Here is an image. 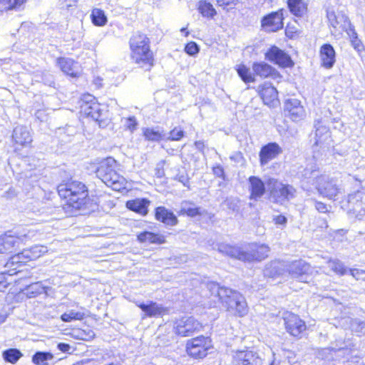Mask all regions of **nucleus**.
Instances as JSON below:
<instances>
[{"label":"nucleus","mask_w":365,"mask_h":365,"mask_svg":"<svg viewBox=\"0 0 365 365\" xmlns=\"http://www.w3.org/2000/svg\"><path fill=\"white\" fill-rule=\"evenodd\" d=\"M185 135V132L180 127H175L169 133L165 132V140L178 141Z\"/></svg>","instance_id":"obj_46"},{"label":"nucleus","mask_w":365,"mask_h":365,"mask_svg":"<svg viewBox=\"0 0 365 365\" xmlns=\"http://www.w3.org/2000/svg\"><path fill=\"white\" fill-rule=\"evenodd\" d=\"M232 212L237 213L240 210V200L235 197H227L222 204Z\"/></svg>","instance_id":"obj_44"},{"label":"nucleus","mask_w":365,"mask_h":365,"mask_svg":"<svg viewBox=\"0 0 365 365\" xmlns=\"http://www.w3.org/2000/svg\"><path fill=\"white\" fill-rule=\"evenodd\" d=\"M125 127L131 133H133L138 128V122L135 116H129L125 119Z\"/></svg>","instance_id":"obj_51"},{"label":"nucleus","mask_w":365,"mask_h":365,"mask_svg":"<svg viewBox=\"0 0 365 365\" xmlns=\"http://www.w3.org/2000/svg\"><path fill=\"white\" fill-rule=\"evenodd\" d=\"M252 70L255 75L263 78L272 77L276 79L280 77L279 73L274 68L264 61L254 62Z\"/></svg>","instance_id":"obj_23"},{"label":"nucleus","mask_w":365,"mask_h":365,"mask_svg":"<svg viewBox=\"0 0 365 365\" xmlns=\"http://www.w3.org/2000/svg\"><path fill=\"white\" fill-rule=\"evenodd\" d=\"M247 180L250 199L257 201L266 192L265 183L259 177L255 175L250 176Z\"/></svg>","instance_id":"obj_21"},{"label":"nucleus","mask_w":365,"mask_h":365,"mask_svg":"<svg viewBox=\"0 0 365 365\" xmlns=\"http://www.w3.org/2000/svg\"><path fill=\"white\" fill-rule=\"evenodd\" d=\"M92 23L97 26H103L107 24V16L102 9H93L91 14Z\"/></svg>","instance_id":"obj_40"},{"label":"nucleus","mask_w":365,"mask_h":365,"mask_svg":"<svg viewBox=\"0 0 365 365\" xmlns=\"http://www.w3.org/2000/svg\"><path fill=\"white\" fill-rule=\"evenodd\" d=\"M235 70L244 83H249L255 81V75L252 73L250 68H248L245 64L241 63L237 65L235 68Z\"/></svg>","instance_id":"obj_38"},{"label":"nucleus","mask_w":365,"mask_h":365,"mask_svg":"<svg viewBox=\"0 0 365 365\" xmlns=\"http://www.w3.org/2000/svg\"><path fill=\"white\" fill-rule=\"evenodd\" d=\"M47 252L46 247L36 245L30 248L24 249L20 253L11 258V263H25L26 261L35 260Z\"/></svg>","instance_id":"obj_16"},{"label":"nucleus","mask_w":365,"mask_h":365,"mask_svg":"<svg viewBox=\"0 0 365 365\" xmlns=\"http://www.w3.org/2000/svg\"><path fill=\"white\" fill-rule=\"evenodd\" d=\"M348 272L356 280L365 279V270L360 269H349Z\"/></svg>","instance_id":"obj_54"},{"label":"nucleus","mask_w":365,"mask_h":365,"mask_svg":"<svg viewBox=\"0 0 365 365\" xmlns=\"http://www.w3.org/2000/svg\"><path fill=\"white\" fill-rule=\"evenodd\" d=\"M185 51L190 56H195L200 51V47L197 43L190 41L187 43L185 46Z\"/></svg>","instance_id":"obj_50"},{"label":"nucleus","mask_w":365,"mask_h":365,"mask_svg":"<svg viewBox=\"0 0 365 365\" xmlns=\"http://www.w3.org/2000/svg\"><path fill=\"white\" fill-rule=\"evenodd\" d=\"M212 172L215 176L220 178L223 180L225 179L224 168H222V165H217L214 166L212 168Z\"/></svg>","instance_id":"obj_59"},{"label":"nucleus","mask_w":365,"mask_h":365,"mask_svg":"<svg viewBox=\"0 0 365 365\" xmlns=\"http://www.w3.org/2000/svg\"><path fill=\"white\" fill-rule=\"evenodd\" d=\"M219 252L230 257L247 262L255 261L260 262L266 259L270 251L268 245L265 244H250L245 250L240 247L220 243L217 245Z\"/></svg>","instance_id":"obj_3"},{"label":"nucleus","mask_w":365,"mask_h":365,"mask_svg":"<svg viewBox=\"0 0 365 365\" xmlns=\"http://www.w3.org/2000/svg\"><path fill=\"white\" fill-rule=\"evenodd\" d=\"M137 240L140 243L162 245L165 242V237L163 235L150 231L140 232L137 235Z\"/></svg>","instance_id":"obj_34"},{"label":"nucleus","mask_w":365,"mask_h":365,"mask_svg":"<svg viewBox=\"0 0 365 365\" xmlns=\"http://www.w3.org/2000/svg\"><path fill=\"white\" fill-rule=\"evenodd\" d=\"M81 113L98 122L100 127H105L108 123V110L98 103L95 96L86 93L82 96L80 102Z\"/></svg>","instance_id":"obj_5"},{"label":"nucleus","mask_w":365,"mask_h":365,"mask_svg":"<svg viewBox=\"0 0 365 365\" xmlns=\"http://www.w3.org/2000/svg\"><path fill=\"white\" fill-rule=\"evenodd\" d=\"M314 207L319 212L326 213L328 212L327 205L324 202L315 200Z\"/></svg>","instance_id":"obj_61"},{"label":"nucleus","mask_w":365,"mask_h":365,"mask_svg":"<svg viewBox=\"0 0 365 365\" xmlns=\"http://www.w3.org/2000/svg\"><path fill=\"white\" fill-rule=\"evenodd\" d=\"M197 10L205 18L213 19L217 15V11L212 4L206 0H200L198 2Z\"/></svg>","instance_id":"obj_36"},{"label":"nucleus","mask_w":365,"mask_h":365,"mask_svg":"<svg viewBox=\"0 0 365 365\" xmlns=\"http://www.w3.org/2000/svg\"><path fill=\"white\" fill-rule=\"evenodd\" d=\"M234 365H262V359L253 350H237L232 355Z\"/></svg>","instance_id":"obj_14"},{"label":"nucleus","mask_w":365,"mask_h":365,"mask_svg":"<svg viewBox=\"0 0 365 365\" xmlns=\"http://www.w3.org/2000/svg\"><path fill=\"white\" fill-rule=\"evenodd\" d=\"M12 140L16 144L27 146L32 142V138L26 126L18 125L14 128Z\"/></svg>","instance_id":"obj_27"},{"label":"nucleus","mask_w":365,"mask_h":365,"mask_svg":"<svg viewBox=\"0 0 365 365\" xmlns=\"http://www.w3.org/2000/svg\"><path fill=\"white\" fill-rule=\"evenodd\" d=\"M341 18L343 19L344 21V23L347 24V25H348V27L345 29V31L349 36L350 41L359 38L358 34L354 29V26L351 24L349 18L345 16H341Z\"/></svg>","instance_id":"obj_48"},{"label":"nucleus","mask_w":365,"mask_h":365,"mask_svg":"<svg viewBox=\"0 0 365 365\" xmlns=\"http://www.w3.org/2000/svg\"><path fill=\"white\" fill-rule=\"evenodd\" d=\"M346 203L348 207H345L344 201H341V208L351 211L354 209V205L359 203L365 205V187L361 186L359 189L349 193L346 197Z\"/></svg>","instance_id":"obj_24"},{"label":"nucleus","mask_w":365,"mask_h":365,"mask_svg":"<svg viewBox=\"0 0 365 365\" xmlns=\"http://www.w3.org/2000/svg\"><path fill=\"white\" fill-rule=\"evenodd\" d=\"M48 289V287L43 286L41 282H36L26 287V295L29 298H34L39 294H46Z\"/></svg>","instance_id":"obj_37"},{"label":"nucleus","mask_w":365,"mask_h":365,"mask_svg":"<svg viewBox=\"0 0 365 365\" xmlns=\"http://www.w3.org/2000/svg\"><path fill=\"white\" fill-rule=\"evenodd\" d=\"M207 287L212 300L220 304L226 311L238 317L247 314L248 307L246 299L238 291L222 286L215 282L207 283Z\"/></svg>","instance_id":"obj_1"},{"label":"nucleus","mask_w":365,"mask_h":365,"mask_svg":"<svg viewBox=\"0 0 365 365\" xmlns=\"http://www.w3.org/2000/svg\"><path fill=\"white\" fill-rule=\"evenodd\" d=\"M319 177V176L318 175V172L317 170L306 168L304 170L302 175V182L316 185L317 178Z\"/></svg>","instance_id":"obj_45"},{"label":"nucleus","mask_w":365,"mask_h":365,"mask_svg":"<svg viewBox=\"0 0 365 365\" xmlns=\"http://www.w3.org/2000/svg\"><path fill=\"white\" fill-rule=\"evenodd\" d=\"M351 46L353 48L360 54L364 51V46L359 38H356L351 41Z\"/></svg>","instance_id":"obj_58"},{"label":"nucleus","mask_w":365,"mask_h":365,"mask_svg":"<svg viewBox=\"0 0 365 365\" xmlns=\"http://www.w3.org/2000/svg\"><path fill=\"white\" fill-rule=\"evenodd\" d=\"M315 128V141L314 145L322 146L330 138L329 129L327 126L322 124L321 119L314 120Z\"/></svg>","instance_id":"obj_29"},{"label":"nucleus","mask_w":365,"mask_h":365,"mask_svg":"<svg viewBox=\"0 0 365 365\" xmlns=\"http://www.w3.org/2000/svg\"><path fill=\"white\" fill-rule=\"evenodd\" d=\"M282 153V148L275 142L268 143L263 145L259 151V157L261 165H267Z\"/></svg>","instance_id":"obj_20"},{"label":"nucleus","mask_w":365,"mask_h":365,"mask_svg":"<svg viewBox=\"0 0 365 365\" xmlns=\"http://www.w3.org/2000/svg\"><path fill=\"white\" fill-rule=\"evenodd\" d=\"M57 348L59 351L66 353L71 349V346L67 343L60 342L57 344Z\"/></svg>","instance_id":"obj_64"},{"label":"nucleus","mask_w":365,"mask_h":365,"mask_svg":"<svg viewBox=\"0 0 365 365\" xmlns=\"http://www.w3.org/2000/svg\"><path fill=\"white\" fill-rule=\"evenodd\" d=\"M336 56L335 49L331 43L322 44L319 48L321 66L326 69L332 68L336 63Z\"/></svg>","instance_id":"obj_19"},{"label":"nucleus","mask_w":365,"mask_h":365,"mask_svg":"<svg viewBox=\"0 0 365 365\" xmlns=\"http://www.w3.org/2000/svg\"><path fill=\"white\" fill-rule=\"evenodd\" d=\"M284 112L286 116H288L294 122L302 120L306 115L305 110L301 101L296 98H289L285 101Z\"/></svg>","instance_id":"obj_17"},{"label":"nucleus","mask_w":365,"mask_h":365,"mask_svg":"<svg viewBox=\"0 0 365 365\" xmlns=\"http://www.w3.org/2000/svg\"><path fill=\"white\" fill-rule=\"evenodd\" d=\"M239 3V0H217L219 6L225 8L230 6H236Z\"/></svg>","instance_id":"obj_60"},{"label":"nucleus","mask_w":365,"mask_h":365,"mask_svg":"<svg viewBox=\"0 0 365 365\" xmlns=\"http://www.w3.org/2000/svg\"><path fill=\"white\" fill-rule=\"evenodd\" d=\"M287 11L280 9L264 15L261 19V26L267 32H277L284 27V14Z\"/></svg>","instance_id":"obj_11"},{"label":"nucleus","mask_w":365,"mask_h":365,"mask_svg":"<svg viewBox=\"0 0 365 365\" xmlns=\"http://www.w3.org/2000/svg\"><path fill=\"white\" fill-rule=\"evenodd\" d=\"M57 190L69 207L76 210L87 208L90 201L88 187L83 182L71 178L61 183Z\"/></svg>","instance_id":"obj_2"},{"label":"nucleus","mask_w":365,"mask_h":365,"mask_svg":"<svg viewBox=\"0 0 365 365\" xmlns=\"http://www.w3.org/2000/svg\"><path fill=\"white\" fill-rule=\"evenodd\" d=\"M285 329L290 335L299 336L306 329V324L298 315L287 313L283 317Z\"/></svg>","instance_id":"obj_18"},{"label":"nucleus","mask_w":365,"mask_h":365,"mask_svg":"<svg viewBox=\"0 0 365 365\" xmlns=\"http://www.w3.org/2000/svg\"><path fill=\"white\" fill-rule=\"evenodd\" d=\"M21 240L18 237L4 235L0 237V253H11L19 247Z\"/></svg>","instance_id":"obj_31"},{"label":"nucleus","mask_w":365,"mask_h":365,"mask_svg":"<svg viewBox=\"0 0 365 365\" xmlns=\"http://www.w3.org/2000/svg\"><path fill=\"white\" fill-rule=\"evenodd\" d=\"M7 271L0 272V292H4L10 282H8L7 277L11 276L13 274H8Z\"/></svg>","instance_id":"obj_52"},{"label":"nucleus","mask_w":365,"mask_h":365,"mask_svg":"<svg viewBox=\"0 0 365 365\" xmlns=\"http://www.w3.org/2000/svg\"><path fill=\"white\" fill-rule=\"evenodd\" d=\"M265 59L282 68L292 67L294 64L291 57L277 46H272L264 53Z\"/></svg>","instance_id":"obj_13"},{"label":"nucleus","mask_w":365,"mask_h":365,"mask_svg":"<svg viewBox=\"0 0 365 365\" xmlns=\"http://www.w3.org/2000/svg\"><path fill=\"white\" fill-rule=\"evenodd\" d=\"M211 347L210 339L200 336L187 341L186 351L188 355L193 358L202 359L207 355V351Z\"/></svg>","instance_id":"obj_9"},{"label":"nucleus","mask_w":365,"mask_h":365,"mask_svg":"<svg viewBox=\"0 0 365 365\" xmlns=\"http://www.w3.org/2000/svg\"><path fill=\"white\" fill-rule=\"evenodd\" d=\"M155 176L158 178H161L165 175V171L163 165L158 164L156 168H155Z\"/></svg>","instance_id":"obj_63"},{"label":"nucleus","mask_w":365,"mask_h":365,"mask_svg":"<svg viewBox=\"0 0 365 365\" xmlns=\"http://www.w3.org/2000/svg\"><path fill=\"white\" fill-rule=\"evenodd\" d=\"M57 64L60 69L66 75L73 78L78 76V73L76 70L77 63L73 59L65 57H59L56 59Z\"/></svg>","instance_id":"obj_33"},{"label":"nucleus","mask_w":365,"mask_h":365,"mask_svg":"<svg viewBox=\"0 0 365 365\" xmlns=\"http://www.w3.org/2000/svg\"><path fill=\"white\" fill-rule=\"evenodd\" d=\"M311 266L302 259L296 260L287 264V273L293 279L305 282L309 277Z\"/></svg>","instance_id":"obj_15"},{"label":"nucleus","mask_w":365,"mask_h":365,"mask_svg":"<svg viewBox=\"0 0 365 365\" xmlns=\"http://www.w3.org/2000/svg\"><path fill=\"white\" fill-rule=\"evenodd\" d=\"M129 43L135 63L145 71H150L154 65V57L149 38L143 34L136 33L130 38Z\"/></svg>","instance_id":"obj_4"},{"label":"nucleus","mask_w":365,"mask_h":365,"mask_svg":"<svg viewBox=\"0 0 365 365\" xmlns=\"http://www.w3.org/2000/svg\"><path fill=\"white\" fill-rule=\"evenodd\" d=\"M135 305L144 313L143 319L145 317H162L169 314V308L158 304L153 300H148L145 302L137 301Z\"/></svg>","instance_id":"obj_12"},{"label":"nucleus","mask_w":365,"mask_h":365,"mask_svg":"<svg viewBox=\"0 0 365 365\" xmlns=\"http://www.w3.org/2000/svg\"><path fill=\"white\" fill-rule=\"evenodd\" d=\"M315 187L319 195L329 200H336V196L341 192L336 180L326 175H320L317 178Z\"/></svg>","instance_id":"obj_10"},{"label":"nucleus","mask_w":365,"mask_h":365,"mask_svg":"<svg viewBox=\"0 0 365 365\" xmlns=\"http://www.w3.org/2000/svg\"><path fill=\"white\" fill-rule=\"evenodd\" d=\"M287 7L292 14L302 17L307 12V4L304 0H287Z\"/></svg>","instance_id":"obj_35"},{"label":"nucleus","mask_w":365,"mask_h":365,"mask_svg":"<svg viewBox=\"0 0 365 365\" xmlns=\"http://www.w3.org/2000/svg\"><path fill=\"white\" fill-rule=\"evenodd\" d=\"M143 135L148 141L158 143L165 140V131L163 128L160 126L143 128Z\"/></svg>","instance_id":"obj_32"},{"label":"nucleus","mask_w":365,"mask_h":365,"mask_svg":"<svg viewBox=\"0 0 365 365\" xmlns=\"http://www.w3.org/2000/svg\"><path fill=\"white\" fill-rule=\"evenodd\" d=\"M351 331L356 336L365 335V322L359 319H352L350 322Z\"/></svg>","instance_id":"obj_43"},{"label":"nucleus","mask_w":365,"mask_h":365,"mask_svg":"<svg viewBox=\"0 0 365 365\" xmlns=\"http://www.w3.org/2000/svg\"><path fill=\"white\" fill-rule=\"evenodd\" d=\"M96 175L107 186L115 190H120L124 187L125 178L107 163H102L97 168Z\"/></svg>","instance_id":"obj_7"},{"label":"nucleus","mask_w":365,"mask_h":365,"mask_svg":"<svg viewBox=\"0 0 365 365\" xmlns=\"http://www.w3.org/2000/svg\"><path fill=\"white\" fill-rule=\"evenodd\" d=\"M273 222L276 225L284 227L287 223V218L283 215H278L273 217Z\"/></svg>","instance_id":"obj_56"},{"label":"nucleus","mask_w":365,"mask_h":365,"mask_svg":"<svg viewBox=\"0 0 365 365\" xmlns=\"http://www.w3.org/2000/svg\"><path fill=\"white\" fill-rule=\"evenodd\" d=\"M267 185L270 197L276 203L281 205L293 199L295 196V188L289 184H284L274 178H269Z\"/></svg>","instance_id":"obj_6"},{"label":"nucleus","mask_w":365,"mask_h":365,"mask_svg":"<svg viewBox=\"0 0 365 365\" xmlns=\"http://www.w3.org/2000/svg\"><path fill=\"white\" fill-rule=\"evenodd\" d=\"M327 16L330 26H332L333 28H336V26L339 24V17L336 15L335 12L333 11H327Z\"/></svg>","instance_id":"obj_55"},{"label":"nucleus","mask_w":365,"mask_h":365,"mask_svg":"<svg viewBox=\"0 0 365 365\" xmlns=\"http://www.w3.org/2000/svg\"><path fill=\"white\" fill-rule=\"evenodd\" d=\"M259 95L264 103L269 107H275L279 103L278 92L271 85L264 84L259 91Z\"/></svg>","instance_id":"obj_26"},{"label":"nucleus","mask_w":365,"mask_h":365,"mask_svg":"<svg viewBox=\"0 0 365 365\" xmlns=\"http://www.w3.org/2000/svg\"><path fill=\"white\" fill-rule=\"evenodd\" d=\"M174 331L181 337L190 336L202 329V324L193 317L183 316L174 322Z\"/></svg>","instance_id":"obj_8"},{"label":"nucleus","mask_w":365,"mask_h":365,"mask_svg":"<svg viewBox=\"0 0 365 365\" xmlns=\"http://www.w3.org/2000/svg\"><path fill=\"white\" fill-rule=\"evenodd\" d=\"M23 356L21 351L16 348H9L2 352L4 360L12 364H16Z\"/></svg>","instance_id":"obj_39"},{"label":"nucleus","mask_w":365,"mask_h":365,"mask_svg":"<svg viewBox=\"0 0 365 365\" xmlns=\"http://www.w3.org/2000/svg\"><path fill=\"white\" fill-rule=\"evenodd\" d=\"M85 317L84 313L71 310L68 313L61 314V319L64 322H70L73 320H82Z\"/></svg>","instance_id":"obj_47"},{"label":"nucleus","mask_w":365,"mask_h":365,"mask_svg":"<svg viewBox=\"0 0 365 365\" xmlns=\"http://www.w3.org/2000/svg\"><path fill=\"white\" fill-rule=\"evenodd\" d=\"M328 264L332 271L340 276H344L348 273L349 269L338 259H329Z\"/></svg>","instance_id":"obj_42"},{"label":"nucleus","mask_w":365,"mask_h":365,"mask_svg":"<svg viewBox=\"0 0 365 365\" xmlns=\"http://www.w3.org/2000/svg\"><path fill=\"white\" fill-rule=\"evenodd\" d=\"M206 213V210L195 205L193 202L190 200H183L178 211L179 215H186L192 218L205 215Z\"/></svg>","instance_id":"obj_25"},{"label":"nucleus","mask_w":365,"mask_h":365,"mask_svg":"<svg viewBox=\"0 0 365 365\" xmlns=\"http://www.w3.org/2000/svg\"><path fill=\"white\" fill-rule=\"evenodd\" d=\"M42 81L45 85L50 87H55V81L53 75L50 73H44L42 77Z\"/></svg>","instance_id":"obj_57"},{"label":"nucleus","mask_w":365,"mask_h":365,"mask_svg":"<svg viewBox=\"0 0 365 365\" xmlns=\"http://www.w3.org/2000/svg\"><path fill=\"white\" fill-rule=\"evenodd\" d=\"M150 201L147 198H135L126 202V207L133 212L145 216L148 212Z\"/></svg>","instance_id":"obj_30"},{"label":"nucleus","mask_w":365,"mask_h":365,"mask_svg":"<svg viewBox=\"0 0 365 365\" xmlns=\"http://www.w3.org/2000/svg\"><path fill=\"white\" fill-rule=\"evenodd\" d=\"M287 264L284 262L274 260L267 264L264 269V275L269 277L275 278L285 275L287 273Z\"/></svg>","instance_id":"obj_28"},{"label":"nucleus","mask_w":365,"mask_h":365,"mask_svg":"<svg viewBox=\"0 0 365 365\" xmlns=\"http://www.w3.org/2000/svg\"><path fill=\"white\" fill-rule=\"evenodd\" d=\"M325 350L334 351V352H339V353H341L342 354H349L351 353V351H352V349L351 348L348 349L347 347L339 348L338 349H336L334 348H328V349H326Z\"/></svg>","instance_id":"obj_62"},{"label":"nucleus","mask_w":365,"mask_h":365,"mask_svg":"<svg viewBox=\"0 0 365 365\" xmlns=\"http://www.w3.org/2000/svg\"><path fill=\"white\" fill-rule=\"evenodd\" d=\"M174 180L181 182L188 190H190V178L186 171L179 170L178 174L175 176Z\"/></svg>","instance_id":"obj_49"},{"label":"nucleus","mask_w":365,"mask_h":365,"mask_svg":"<svg viewBox=\"0 0 365 365\" xmlns=\"http://www.w3.org/2000/svg\"><path fill=\"white\" fill-rule=\"evenodd\" d=\"M53 359V354L49 351H38L32 356V362L36 365H48V361Z\"/></svg>","instance_id":"obj_41"},{"label":"nucleus","mask_w":365,"mask_h":365,"mask_svg":"<svg viewBox=\"0 0 365 365\" xmlns=\"http://www.w3.org/2000/svg\"><path fill=\"white\" fill-rule=\"evenodd\" d=\"M0 4L6 6L7 10H19L21 4H18L16 0H0Z\"/></svg>","instance_id":"obj_53"},{"label":"nucleus","mask_w":365,"mask_h":365,"mask_svg":"<svg viewBox=\"0 0 365 365\" xmlns=\"http://www.w3.org/2000/svg\"><path fill=\"white\" fill-rule=\"evenodd\" d=\"M155 218L167 227H174L178 224V217L174 212L164 206H158L155 209Z\"/></svg>","instance_id":"obj_22"}]
</instances>
